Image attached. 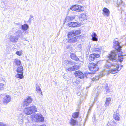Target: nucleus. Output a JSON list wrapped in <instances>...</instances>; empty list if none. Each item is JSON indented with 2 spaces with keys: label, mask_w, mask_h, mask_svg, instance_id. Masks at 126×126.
I'll list each match as a JSON object with an SVG mask.
<instances>
[{
  "label": "nucleus",
  "mask_w": 126,
  "mask_h": 126,
  "mask_svg": "<svg viewBox=\"0 0 126 126\" xmlns=\"http://www.w3.org/2000/svg\"><path fill=\"white\" fill-rule=\"evenodd\" d=\"M94 47V51L95 52H98L99 53H103V49L101 47H97V45H95Z\"/></svg>",
  "instance_id": "16"
},
{
  "label": "nucleus",
  "mask_w": 126,
  "mask_h": 126,
  "mask_svg": "<svg viewBox=\"0 0 126 126\" xmlns=\"http://www.w3.org/2000/svg\"><path fill=\"white\" fill-rule=\"evenodd\" d=\"M21 51H17L16 52V54L20 56L21 54Z\"/></svg>",
  "instance_id": "36"
},
{
  "label": "nucleus",
  "mask_w": 126,
  "mask_h": 126,
  "mask_svg": "<svg viewBox=\"0 0 126 126\" xmlns=\"http://www.w3.org/2000/svg\"><path fill=\"white\" fill-rule=\"evenodd\" d=\"M109 59L112 61V62H111L107 61L104 66L107 69L110 68L113 66H115L116 65H117V63H118L117 62H114V60H112Z\"/></svg>",
  "instance_id": "7"
},
{
  "label": "nucleus",
  "mask_w": 126,
  "mask_h": 126,
  "mask_svg": "<svg viewBox=\"0 0 126 126\" xmlns=\"http://www.w3.org/2000/svg\"><path fill=\"white\" fill-rule=\"evenodd\" d=\"M15 62L16 63V65H17V67L21 65V62L20 60L16 59H15Z\"/></svg>",
  "instance_id": "28"
},
{
  "label": "nucleus",
  "mask_w": 126,
  "mask_h": 126,
  "mask_svg": "<svg viewBox=\"0 0 126 126\" xmlns=\"http://www.w3.org/2000/svg\"><path fill=\"white\" fill-rule=\"evenodd\" d=\"M81 33L80 30H78L76 31H72L68 32V38L73 36L77 35Z\"/></svg>",
  "instance_id": "9"
},
{
  "label": "nucleus",
  "mask_w": 126,
  "mask_h": 126,
  "mask_svg": "<svg viewBox=\"0 0 126 126\" xmlns=\"http://www.w3.org/2000/svg\"><path fill=\"white\" fill-rule=\"evenodd\" d=\"M110 122H111V121L109 122H108V125H109L111 124H110Z\"/></svg>",
  "instance_id": "42"
},
{
  "label": "nucleus",
  "mask_w": 126,
  "mask_h": 126,
  "mask_svg": "<svg viewBox=\"0 0 126 126\" xmlns=\"http://www.w3.org/2000/svg\"><path fill=\"white\" fill-rule=\"evenodd\" d=\"M70 8L73 11L77 10L78 12H81L84 10V8L80 5H76L71 6Z\"/></svg>",
  "instance_id": "4"
},
{
  "label": "nucleus",
  "mask_w": 126,
  "mask_h": 126,
  "mask_svg": "<svg viewBox=\"0 0 126 126\" xmlns=\"http://www.w3.org/2000/svg\"><path fill=\"white\" fill-rule=\"evenodd\" d=\"M66 64H67V65H74L76 64V63L72 61H69L68 60H66L64 61Z\"/></svg>",
  "instance_id": "22"
},
{
  "label": "nucleus",
  "mask_w": 126,
  "mask_h": 126,
  "mask_svg": "<svg viewBox=\"0 0 126 126\" xmlns=\"http://www.w3.org/2000/svg\"><path fill=\"white\" fill-rule=\"evenodd\" d=\"M73 67L74 71L78 70L79 68V65H74L73 66Z\"/></svg>",
  "instance_id": "30"
},
{
  "label": "nucleus",
  "mask_w": 126,
  "mask_h": 126,
  "mask_svg": "<svg viewBox=\"0 0 126 126\" xmlns=\"http://www.w3.org/2000/svg\"><path fill=\"white\" fill-rule=\"evenodd\" d=\"M118 40L117 38H116L114 40L113 43V47L116 50L115 51H112L109 56V59L112 60H114V62H117L116 61H117L116 59L117 58L119 61L122 62L123 61L124 58L123 56H126V54H122L121 55L119 56V55H118L117 54V52H118L122 53L121 49L122 47L119 45Z\"/></svg>",
  "instance_id": "1"
},
{
  "label": "nucleus",
  "mask_w": 126,
  "mask_h": 126,
  "mask_svg": "<svg viewBox=\"0 0 126 126\" xmlns=\"http://www.w3.org/2000/svg\"><path fill=\"white\" fill-rule=\"evenodd\" d=\"M105 88L106 89V91L107 92H109V88L108 85L107 84H106V86Z\"/></svg>",
  "instance_id": "35"
},
{
  "label": "nucleus",
  "mask_w": 126,
  "mask_h": 126,
  "mask_svg": "<svg viewBox=\"0 0 126 126\" xmlns=\"http://www.w3.org/2000/svg\"><path fill=\"white\" fill-rule=\"evenodd\" d=\"M78 38V37L76 36L74 37L69 39L68 41L69 43H75L77 41Z\"/></svg>",
  "instance_id": "18"
},
{
  "label": "nucleus",
  "mask_w": 126,
  "mask_h": 126,
  "mask_svg": "<svg viewBox=\"0 0 126 126\" xmlns=\"http://www.w3.org/2000/svg\"><path fill=\"white\" fill-rule=\"evenodd\" d=\"M74 18V17L71 16H66V19H68L69 20H72Z\"/></svg>",
  "instance_id": "31"
},
{
  "label": "nucleus",
  "mask_w": 126,
  "mask_h": 126,
  "mask_svg": "<svg viewBox=\"0 0 126 126\" xmlns=\"http://www.w3.org/2000/svg\"><path fill=\"white\" fill-rule=\"evenodd\" d=\"M34 117L37 120L42 122L44 120V118L43 116L39 113L37 114H35L34 115Z\"/></svg>",
  "instance_id": "13"
},
{
  "label": "nucleus",
  "mask_w": 126,
  "mask_h": 126,
  "mask_svg": "<svg viewBox=\"0 0 126 126\" xmlns=\"http://www.w3.org/2000/svg\"><path fill=\"white\" fill-rule=\"evenodd\" d=\"M16 34L17 36L20 37L22 40L27 41L26 40V38H25L23 37L24 34H23L22 32H21V30H19L17 31L16 32Z\"/></svg>",
  "instance_id": "15"
},
{
  "label": "nucleus",
  "mask_w": 126,
  "mask_h": 126,
  "mask_svg": "<svg viewBox=\"0 0 126 126\" xmlns=\"http://www.w3.org/2000/svg\"><path fill=\"white\" fill-rule=\"evenodd\" d=\"M23 116L22 114L19 115L18 118V123L19 124H21L23 123Z\"/></svg>",
  "instance_id": "23"
},
{
  "label": "nucleus",
  "mask_w": 126,
  "mask_h": 126,
  "mask_svg": "<svg viewBox=\"0 0 126 126\" xmlns=\"http://www.w3.org/2000/svg\"><path fill=\"white\" fill-rule=\"evenodd\" d=\"M104 14L107 16H109L110 14V12L109 10L106 8H104L103 10Z\"/></svg>",
  "instance_id": "21"
},
{
  "label": "nucleus",
  "mask_w": 126,
  "mask_h": 126,
  "mask_svg": "<svg viewBox=\"0 0 126 126\" xmlns=\"http://www.w3.org/2000/svg\"><path fill=\"white\" fill-rule=\"evenodd\" d=\"M33 100L31 96H28L24 99L22 102V105L24 106H28L32 103Z\"/></svg>",
  "instance_id": "5"
},
{
  "label": "nucleus",
  "mask_w": 126,
  "mask_h": 126,
  "mask_svg": "<svg viewBox=\"0 0 126 126\" xmlns=\"http://www.w3.org/2000/svg\"><path fill=\"white\" fill-rule=\"evenodd\" d=\"M67 70L69 71H73L74 69L73 68V67L72 66L70 68H68Z\"/></svg>",
  "instance_id": "33"
},
{
  "label": "nucleus",
  "mask_w": 126,
  "mask_h": 126,
  "mask_svg": "<svg viewBox=\"0 0 126 126\" xmlns=\"http://www.w3.org/2000/svg\"><path fill=\"white\" fill-rule=\"evenodd\" d=\"M119 113V111L117 109L114 112L113 114V118L116 120L119 121L120 120V117Z\"/></svg>",
  "instance_id": "14"
},
{
  "label": "nucleus",
  "mask_w": 126,
  "mask_h": 126,
  "mask_svg": "<svg viewBox=\"0 0 126 126\" xmlns=\"http://www.w3.org/2000/svg\"><path fill=\"white\" fill-rule=\"evenodd\" d=\"M13 29H14L15 30V29H16V28H14Z\"/></svg>",
  "instance_id": "43"
},
{
  "label": "nucleus",
  "mask_w": 126,
  "mask_h": 126,
  "mask_svg": "<svg viewBox=\"0 0 126 126\" xmlns=\"http://www.w3.org/2000/svg\"><path fill=\"white\" fill-rule=\"evenodd\" d=\"M33 18V16H31V17H30V18H29V21H30V19H31L32 20Z\"/></svg>",
  "instance_id": "41"
},
{
  "label": "nucleus",
  "mask_w": 126,
  "mask_h": 126,
  "mask_svg": "<svg viewBox=\"0 0 126 126\" xmlns=\"http://www.w3.org/2000/svg\"><path fill=\"white\" fill-rule=\"evenodd\" d=\"M11 99L10 96L8 95H6L4 97L3 100V103L6 105L11 101Z\"/></svg>",
  "instance_id": "12"
},
{
  "label": "nucleus",
  "mask_w": 126,
  "mask_h": 126,
  "mask_svg": "<svg viewBox=\"0 0 126 126\" xmlns=\"http://www.w3.org/2000/svg\"><path fill=\"white\" fill-rule=\"evenodd\" d=\"M23 69L22 65L19 66L16 69V71L18 73L16 75V77L17 78L20 79L22 78L23 77Z\"/></svg>",
  "instance_id": "3"
},
{
  "label": "nucleus",
  "mask_w": 126,
  "mask_h": 126,
  "mask_svg": "<svg viewBox=\"0 0 126 126\" xmlns=\"http://www.w3.org/2000/svg\"><path fill=\"white\" fill-rule=\"evenodd\" d=\"M37 109L34 106H31L26 108L24 110V112L27 115H30L36 112Z\"/></svg>",
  "instance_id": "2"
},
{
  "label": "nucleus",
  "mask_w": 126,
  "mask_h": 126,
  "mask_svg": "<svg viewBox=\"0 0 126 126\" xmlns=\"http://www.w3.org/2000/svg\"><path fill=\"white\" fill-rule=\"evenodd\" d=\"M76 120L71 118V120H70V124L71 125L74 126L76 124Z\"/></svg>",
  "instance_id": "27"
},
{
  "label": "nucleus",
  "mask_w": 126,
  "mask_h": 126,
  "mask_svg": "<svg viewBox=\"0 0 126 126\" xmlns=\"http://www.w3.org/2000/svg\"><path fill=\"white\" fill-rule=\"evenodd\" d=\"M104 71L103 72H102V75H99V78H100L102 77V76H104V75H105V74L104 73Z\"/></svg>",
  "instance_id": "37"
},
{
  "label": "nucleus",
  "mask_w": 126,
  "mask_h": 126,
  "mask_svg": "<svg viewBox=\"0 0 126 126\" xmlns=\"http://www.w3.org/2000/svg\"><path fill=\"white\" fill-rule=\"evenodd\" d=\"M111 98H107L106 101L105 102V106H107L109 105L110 103V102L111 101Z\"/></svg>",
  "instance_id": "25"
},
{
  "label": "nucleus",
  "mask_w": 126,
  "mask_h": 126,
  "mask_svg": "<svg viewBox=\"0 0 126 126\" xmlns=\"http://www.w3.org/2000/svg\"><path fill=\"white\" fill-rule=\"evenodd\" d=\"M74 74L76 77H78L81 79H83L85 76V75L83 73L79 71L75 72Z\"/></svg>",
  "instance_id": "11"
},
{
  "label": "nucleus",
  "mask_w": 126,
  "mask_h": 126,
  "mask_svg": "<svg viewBox=\"0 0 126 126\" xmlns=\"http://www.w3.org/2000/svg\"><path fill=\"white\" fill-rule=\"evenodd\" d=\"M36 90L37 92L40 93L41 92V93H42L41 89L39 86L36 87Z\"/></svg>",
  "instance_id": "32"
},
{
  "label": "nucleus",
  "mask_w": 126,
  "mask_h": 126,
  "mask_svg": "<svg viewBox=\"0 0 126 126\" xmlns=\"http://www.w3.org/2000/svg\"><path fill=\"white\" fill-rule=\"evenodd\" d=\"M4 86V84H3L2 83H0V90L2 89L3 88Z\"/></svg>",
  "instance_id": "34"
},
{
  "label": "nucleus",
  "mask_w": 126,
  "mask_h": 126,
  "mask_svg": "<svg viewBox=\"0 0 126 126\" xmlns=\"http://www.w3.org/2000/svg\"><path fill=\"white\" fill-rule=\"evenodd\" d=\"M79 112H76L74 113L72 115V117L74 118H77L79 116Z\"/></svg>",
  "instance_id": "29"
},
{
  "label": "nucleus",
  "mask_w": 126,
  "mask_h": 126,
  "mask_svg": "<svg viewBox=\"0 0 126 126\" xmlns=\"http://www.w3.org/2000/svg\"><path fill=\"white\" fill-rule=\"evenodd\" d=\"M2 3H4L3 2Z\"/></svg>",
  "instance_id": "45"
},
{
  "label": "nucleus",
  "mask_w": 126,
  "mask_h": 126,
  "mask_svg": "<svg viewBox=\"0 0 126 126\" xmlns=\"http://www.w3.org/2000/svg\"><path fill=\"white\" fill-rule=\"evenodd\" d=\"M92 40L93 41H97L98 39L97 38V36L95 33H94L92 35Z\"/></svg>",
  "instance_id": "24"
},
{
  "label": "nucleus",
  "mask_w": 126,
  "mask_h": 126,
  "mask_svg": "<svg viewBox=\"0 0 126 126\" xmlns=\"http://www.w3.org/2000/svg\"><path fill=\"white\" fill-rule=\"evenodd\" d=\"M70 56V58L73 60L77 61L79 60V58L74 53H71Z\"/></svg>",
  "instance_id": "19"
},
{
  "label": "nucleus",
  "mask_w": 126,
  "mask_h": 126,
  "mask_svg": "<svg viewBox=\"0 0 126 126\" xmlns=\"http://www.w3.org/2000/svg\"><path fill=\"white\" fill-rule=\"evenodd\" d=\"M81 15V16H86V14L84 13H82Z\"/></svg>",
  "instance_id": "40"
},
{
  "label": "nucleus",
  "mask_w": 126,
  "mask_h": 126,
  "mask_svg": "<svg viewBox=\"0 0 126 126\" xmlns=\"http://www.w3.org/2000/svg\"><path fill=\"white\" fill-rule=\"evenodd\" d=\"M6 124L3 123L2 122H0V126H6Z\"/></svg>",
  "instance_id": "39"
},
{
  "label": "nucleus",
  "mask_w": 126,
  "mask_h": 126,
  "mask_svg": "<svg viewBox=\"0 0 126 126\" xmlns=\"http://www.w3.org/2000/svg\"><path fill=\"white\" fill-rule=\"evenodd\" d=\"M68 25L69 27H78L79 25L77 22H71L68 23Z\"/></svg>",
  "instance_id": "17"
},
{
  "label": "nucleus",
  "mask_w": 126,
  "mask_h": 126,
  "mask_svg": "<svg viewBox=\"0 0 126 126\" xmlns=\"http://www.w3.org/2000/svg\"><path fill=\"white\" fill-rule=\"evenodd\" d=\"M112 122H114V121H113H113H112Z\"/></svg>",
  "instance_id": "44"
},
{
  "label": "nucleus",
  "mask_w": 126,
  "mask_h": 126,
  "mask_svg": "<svg viewBox=\"0 0 126 126\" xmlns=\"http://www.w3.org/2000/svg\"><path fill=\"white\" fill-rule=\"evenodd\" d=\"M100 56L99 54H98L93 53L90 55L89 60L90 61H94L95 58H98Z\"/></svg>",
  "instance_id": "10"
},
{
  "label": "nucleus",
  "mask_w": 126,
  "mask_h": 126,
  "mask_svg": "<svg viewBox=\"0 0 126 126\" xmlns=\"http://www.w3.org/2000/svg\"><path fill=\"white\" fill-rule=\"evenodd\" d=\"M84 16H81L80 17L79 16V20H80L81 21L84 20V19H83V17Z\"/></svg>",
  "instance_id": "38"
},
{
  "label": "nucleus",
  "mask_w": 126,
  "mask_h": 126,
  "mask_svg": "<svg viewBox=\"0 0 126 126\" xmlns=\"http://www.w3.org/2000/svg\"><path fill=\"white\" fill-rule=\"evenodd\" d=\"M114 67H116V68L112 69L110 71V73L112 74H115L119 71L122 68L123 65H118L117 63V65Z\"/></svg>",
  "instance_id": "8"
},
{
  "label": "nucleus",
  "mask_w": 126,
  "mask_h": 126,
  "mask_svg": "<svg viewBox=\"0 0 126 126\" xmlns=\"http://www.w3.org/2000/svg\"><path fill=\"white\" fill-rule=\"evenodd\" d=\"M18 38L16 36H10V41L14 43L16 42L18 40Z\"/></svg>",
  "instance_id": "20"
},
{
  "label": "nucleus",
  "mask_w": 126,
  "mask_h": 126,
  "mask_svg": "<svg viewBox=\"0 0 126 126\" xmlns=\"http://www.w3.org/2000/svg\"><path fill=\"white\" fill-rule=\"evenodd\" d=\"M88 67L89 70L92 71H97L99 69L98 65L94 63H90Z\"/></svg>",
  "instance_id": "6"
},
{
  "label": "nucleus",
  "mask_w": 126,
  "mask_h": 126,
  "mask_svg": "<svg viewBox=\"0 0 126 126\" xmlns=\"http://www.w3.org/2000/svg\"><path fill=\"white\" fill-rule=\"evenodd\" d=\"M21 27L23 30H26L28 28L29 26L27 24H25L23 25H22Z\"/></svg>",
  "instance_id": "26"
}]
</instances>
